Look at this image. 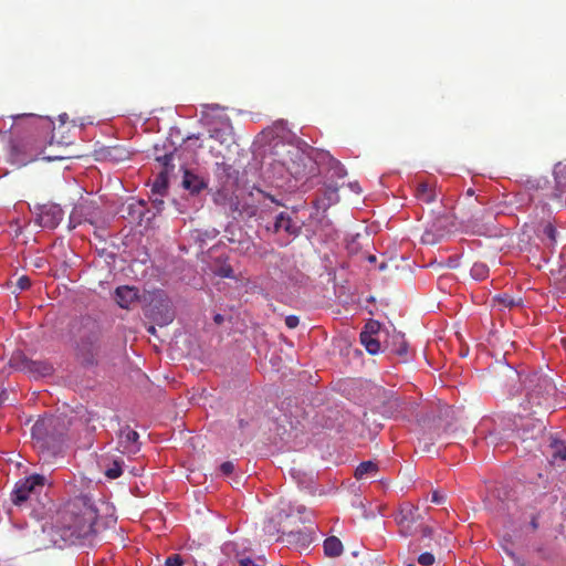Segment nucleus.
<instances>
[{"instance_id":"27","label":"nucleus","mask_w":566,"mask_h":566,"mask_svg":"<svg viewBox=\"0 0 566 566\" xmlns=\"http://www.w3.org/2000/svg\"><path fill=\"white\" fill-rule=\"evenodd\" d=\"M174 154H165L164 156L157 157V160L165 167V171L168 174L169 168H174L171 164Z\"/></svg>"},{"instance_id":"14","label":"nucleus","mask_w":566,"mask_h":566,"mask_svg":"<svg viewBox=\"0 0 566 566\" xmlns=\"http://www.w3.org/2000/svg\"><path fill=\"white\" fill-rule=\"evenodd\" d=\"M415 196L424 203H431L437 199L434 186L428 181H421L416 186Z\"/></svg>"},{"instance_id":"7","label":"nucleus","mask_w":566,"mask_h":566,"mask_svg":"<svg viewBox=\"0 0 566 566\" xmlns=\"http://www.w3.org/2000/svg\"><path fill=\"white\" fill-rule=\"evenodd\" d=\"M38 223L42 228L54 229L63 218V211L59 205L45 203L36 207Z\"/></svg>"},{"instance_id":"39","label":"nucleus","mask_w":566,"mask_h":566,"mask_svg":"<svg viewBox=\"0 0 566 566\" xmlns=\"http://www.w3.org/2000/svg\"><path fill=\"white\" fill-rule=\"evenodd\" d=\"M213 319L217 324H221L223 322V316L221 314H217Z\"/></svg>"},{"instance_id":"1","label":"nucleus","mask_w":566,"mask_h":566,"mask_svg":"<svg viewBox=\"0 0 566 566\" xmlns=\"http://www.w3.org/2000/svg\"><path fill=\"white\" fill-rule=\"evenodd\" d=\"M59 515L60 530L65 539L84 538L94 533L97 509L87 496L70 501Z\"/></svg>"},{"instance_id":"46","label":"nucleus","mask_w":566,"mask_h":566,"mask_svg":"<svg viewBox=\"0 0 566 566\" xmlns=\"http://www.w3.org/2000/svg\"><path fill=\"white\" fill-rule=\"evenodd\" d=\"M562 345H563L564 349L566 350V338L562 339Z\"/></svg>"},{"instance_id":"41","label":"nucleus","mask_w":566,"mask_h":566,"mask_svg":"<svg viewBox=\"0 0 566 566\" xmlns=\"http://www.w3.org/2000/svg\"><path fill=\"white\" fill-rule=\"evenodd\" d=\"M44 159H46V160H55V159H63V157L62 156H46V157H44Z\"/></svg>"},{"instance_id":"42","label":"nucleus","mask_w":566,"mask_h":566,"mask_svg":"<svg viewBox=\"0 0 566 566\" xmlns=\"http://www.w3.org/2000/svg\"><path fill=\"white\" fill-rule=\"evenodd\" d=\"M266 198H269L272 202H274L275 205L277 206H282V203L280 201H277L276 199H274V197L268 195Z\"/></svg>"},{"instance_id":"23","label":"nucleus","mask_w":566,"mask_h":566,"mask_svg":"<svg viewBox=\"0 0 566 566\" xmlns=\"http://www.w3.org/2000/svg\"><path fill=\"white\" fill-rule=\"evenodd\" d=\"M551 448L553 449V458L554 459H560L566 460V444L562 441H553L551 443Z\"/></svg>"},{"instance_id":"16","label":"nucleus","mask_w":566,"mask_h":566,"mask_svg":"<svg viewBox=\"0 0 566 566\" xmlns=\"http://www.w3.org/2000/svg\"><path fill=\"white\" fill-rule=\"evenodd\" d=\"M378 464L374 461H364L355 470V478L360 480L368 476H375L378 472Z\"/></svg>"},{"instance_id":"24","label":"nucleus","mask_w":566,"mask_h":566,"mask_svg":"<svg viewBox=\"0 0 566 566\" xmlns=\"http://www.w3.org/2000/svg\"><path fill=\"white\" fill-rule=\"evenodd\" d=\"M380 323L378 321H375V319H369L365 326H364V329L360 332V335L359 336H364V335H378L380 333Z\"/></svg>"},{"instance_id":"26","label":"nucleus","mask_w":566,"mask_h":566,"mask_svg":"<svg viewBox=\"0 0 566 566\" xmlns=\"http://www.w3.org/2000/svg\"><path fill=\"white\" fill-rule=\"evenodd\" d=\"M543 234L552 244L556 242L557 230L552 223L548 222L543 227Z\"/></svg>"},{"instance_id":"40","label":"nucleus","mask_w":566,"mask_h":566,"mask_svg":"<svg viewBox=\"0 0 566 566\" xmlns=\"http://www.w3.org/2000/svg\"><path fill=\"white\" fill-rule=\"evenodd\" d=\"M295 511L298 513V514H303L305 511H306V507L303 506V505H297L295 507Z\"/></svg>"},{"instance_id":"37","label":"nucleus","mask_w":566,"mask_h":566,"mask_svg":"<svg viewBox=\"0 0 566 566\" xmlns=\"http://www.w3.org/2000/svg\"><path fill=\"white\" fill-rule=\"evenodd\" d=\"M335 166H336V168H337V172H336V174H337V176H338V177H344V176H345V170H344V168L342 167L340 163H339V161H337V160H335Z\"/></svg>"},{"instance_id":"29","label":"nucleus","mask_w":566,"mask_h":566,"mask_svg":"<svg viewBox=\"0 0 566 566\" xmlns=\"http://www.w3.org/2000/svg\"><path fill=\"white\" fill-rule=\"evenodd\" d=\"M396 338L399 340V345L396 349H394V352L398 355V356H406L407 355V352H408V345L407 343L405 342L403 337L402 336H396Z\"/></svg>"},{"instance_id":"38","label":"nucleus","mask_w":566,"mask_h":566,"mask_svg":"<svg viewBox=\"0 0 566 566\" xmlns=\"http://www.w3.org/2000/svg\"><path fill=\"white\" fill-rule=\"evenodd\" d=\"M421 532H422V536L427 537V536L431 535L432 530L429 526H422Z\"/></svg>"},{"instance_id":"25","label":"nucleus","mask_w":566,"mask_h":566,"mask_svg":"<svg viewBox=\"0 0 566 566\" xmlns=\"http://www.w3.org/2000/svg\"><path fill=\"white\" fill-rule=\"evenodd\" d=\"M470 272L474 279L484 280L489 274V269L483 263H474Z\"/></svg>"},{"instance_id":"18","label":"nucleus","mask_w":566,"mask_h":566,"mask_svg":"<svg viewBox=\"0 0 566 566\" xmlns=\"http://www.w3.org/2000/svg\"><path fill=\"white\" fill-rule=\"evenodd\" d=\"M361 345L370 355H377L381 350L380 340L377 335L359 336Z\"/></svg>"},{"instance_id":"34","label":"nucleus","mask_w":566,"mask_h":566,"mask_svg":"<svg viewBox=\"0 0 566 566\" xmlns=\"http://www.w3.org/2000/svg\"><path fill=\"white\" fill-rule=\"evenodd\" d=\"M300 324V318L296 316V315H289L285 317V325L289 327V328H295L297 327Z\"/></svg>"},{"instance_id":"44","label":"nucleus","mask_w":566,"mask_h":566,"mask_svg":"<svg viewBox=\"0 0 566 566\" xmlns=\"http://www.w3.org/2000/svg\"><path fill=\"white\" fill-rule=\"evenodd\" d=\"M4 397H6V391H1L0 392V405L2 403V401L4 400Z\"/></svg>"},{"instance_id":"5","label":"nucleus","mask_w":566,"mask_h":566,"mask_svg":"<svg viewBox=\"0 0 566 566\" xmlns=\"http://www.w3.org/2000/svg\"><path fill=\"white\" fill-rule=\"evenodd\" d=\"M146 316L160 326L168 325L174 319L170 301L161 292L153 293L146 308Z\"/></svg>"},{"instance_id":"45","label":"nucleus","mask_w":566,"mask_h":566,"mask_svg":"<svg viewBox=\"0 0 566 566\" xmlns=\"http://www.w3.org/2000/svg\"><path fill=\"white\" fill-rule=\"evenodd\" d=\"M148 333L155 334L156 333V328L154 326H149L148 327Z\"/></svg>"},{"instance_id":"43","label":"nucleus","mask_w":566,"mask_h":566,"mask_svg":"<svg viewBox=\"0 0 566 566\" xmlns=\"http://www.w3.org/2000/svg\"><path fill=\"white\" fill-rule=\"evenodd\" d=\"M66 118H67V115H66V114H62V115H60V120H61L62 123H65Z\"/></svg>"},{"instance_id":"11","label":"nucleus","mask_w":566,"mask_h":566,"mask_svg":"<svg viewBox=\"0 0 566 566\" xmlns=\"http://www.w3.org/2000/svg\"><path fill=\"white\" fill-rule=\"evenodd\" d=\"M273 230L275 233L284 231L289 235H298L301 226L287 212H280L274 221Z\"/></svg>"},{"instance_id":"17","label":"nucleus","mask_w":566,"mask_h":566,"mask_svg":"<svg viewBox=\"0 0 566 566\" xmlns=\"http://www.w3.org/2000/svg\"><path fill=\"white\" fill-rule=\"evenodd\" d=\"M342 552H343V544H342L340 539L337 538L336 536L327 537L324 541V553L328 557H337L342 554Z\"/></svg>"},{"instance_id":"10","label":"nucleus","mask_w":566,"mask_h":566,"mask_svg":"<svg viewBox=\"0 0 566 566\" xmlns=\"http://www.w3.org/2000/svg\"><path fill=\"white\" fill-rule=\"evenodd\" d=\"M97 338H86L78 344V356L85 365H94L99 353Z\"/></svg>"},{"instance_id":"48","label":"nucleus","mask_w":566,"mask_h":566,"mask_svg":"<svg viewBox=\"0 0 566 566\" xmlns=\"http://www.w3.org/2000/svg\"><path fill=\"white\" fill-rule=\"evenodd\" d=\"M375 260H376V258H375L374 255L369 256V261H371V262H373V261H375Z\"/></svg>"},{"instance_id":"32","label":"nucleus","mask_w":566,"mask_h":566,"mask_svg":"<svg viewBox=\"0 0 566 566\" xmlns=\"http://www.w3.org/2000/svg\"><path fill=\"white\" fill-rule=\"evenodd\" d=\"M17 285L21 291L27 290L31 286V280L28 276L22 275L18 279Z\"/></svg>"},{"instance_id":"2","label":"nucleus","mask_w":566,"mask_h":566,"mask_svg":"<svg viewBox=\"0 0 566 566\" xmlns=\"http://www.w3.org/2000/svg\"><path fill=\"white\" fill-rule=\"evenodd\" d=\"M274 149L276 164L283 167L296 181L307 180L317 174L316 161L308 151L298 145L277 143Z\"/></svg>"},{"instance_id":"4","label":"nucleus","mask_w":566,"mask_h":566,"mask_svg":"<svg viewBox=\"0 0 566 566\" xmlns=\"http://www.w3.org/2000/svg\"><path fill=\"white\" fill-rule=\"evenodd\" d=\"M555 394V385L546 376H532L527 380L526 398L528 405L543 406Z\"/></svg>"},{"instance_id":"20","label":"nucleus","mask_w":566,"mask_h":566,"mask_svg":"<svg viewBox=\"0 0 566 566\" xmlns=\"http://www.w3.org/2000/svg\"><path fill=\"white\" fill-rule=\"evenodd\" d=\"M167 188H168L167 172L166 171H161L157 176V178H156V180H155V182H154V185L151 187V192L154 195L163 196L167 191Z\"/></svg>"},{"instance_id":"35","label":"nucleus","mask_w":566,"mask_h":566,"mask_svg":"<svg viewBox=\"0 0 566 566\" xmlns=\"http://www.w3.org/2000/svg\"><path fill=\"white\" fill-rule=\"evenodd\" d=\"M220 471H221L224 475H229V474H231V473L234 471V464H233V462H231V461H226V462H223V463L220 465Z\"/></svg>"},{"instance_id":"9","label":"nucleus","mask_w":566,"mask_h":566,"mask_svg":"<svg viewBox=\"0 0 566 566\" xmlns=\"http://www.w3.org/2000/svg\"><path fill=\"white\" fill-rule=\"evenodd\" d=\"M138 439L139 434L129 426H125L118 433V448L123 453H136L140 448Z\"/></svg>"},{"instance_id":"28","label":"nucleus","mask_w":566,"mask_h":566,"mask_svg":"<svg viewBox=\"0 0 566 566\" xmlns=\"http://www.w3.org/2000/svg\"><path fill=\"white\" fill-rule=\"evenodd\" d=\"M418 563L422 566H431L434 563V556L431 553H422L418 557Z\"/></svg>"},{"instance_id":"12","label":"nucleus","mask_w":566,"mask_h":566,"mask_svg":"<svg viewBox=\"0 0 566 566\" xmlns=\"http://www.w3.org/2000/svg\"><path fill=\"white\" fill-rule=\"evenodd\" d=\"M138 298V289L135 286L123 285L115 290V301L122 308H129Z\"/></svg>"},{"instance_id":"6","label":"nucleus","mask_w":566,"mask_h":566,"mask_svg":"<svg viewBox=\"0 0 566 566\" xmlns=\"http://www.w3.org/2000/svg\"><path fill=\"white\" fill-rule=\"evenodd\" d=\"M419 518L420 514L418 513V507L410 503L402 504L395 517L397 524L399 525L400 533L403 536H411L415 534V524L419 521Z\"/></svg>"},{"instance_id":"8","label":"nucleus","mask_w":566,"mask_h":566,"mask_svg":"<svg viewBox=\"0 0 566 566\" xmlns=\"http://www.w3.org/2000/svg\"><path fill=\"white\" fill-rule=\"evenodd\" d=\"M57 420L50 418L41 421H36L32 427V436L41 443V447L49 446L51 441L61 442L63 432H60L59 438L54 439L50 436L49 430L55 429Z\"/></svg>"},{"instance_id":"22","label":"nucleus","mask_w":566,"mask_h":566,"mask_svg":"<svg viewBox=\"0 0 566 566\" xmlns=\"http://www.w3.org/2000/svg\"><path fill=\"white\" fill-rule=\"evenodd\" d=\"M122 465H123V461L114 460L112 465L105 470V475L112 480L119 478L123 473Z\"/></svg>"},{"instance_id":"21","label":"nucleus","mask_w":566,"mask_h":566,"mask_svg":"<svg viewBox=\"0 0 566 566\" xmlns=\"http://www.w3.org/2000/svg\"><path fill=\"white\" fill-rule=\"evenodd\" d=\"M554 177L557 188L560 191H566V165L557 164L554 168Z\"/></svg>"},{"instance_id":"3","label":"nucleus","mask_w":566,"mask_h":566,"mask_svg":"<svg viewBox=\"0 0 566 566\" xmlns=\"http://www.w3.org/2000/svg\"><path fill=\"white\" fill-rule=\"evenodd\" d=\"M48 479L42 474H31L15 483L11 500L15 505L38 499L48 485Z\"/></svg>"},{"instance_id":"36","label":"nucleus","mask_w":566,"mask_h":566,"mask_svg":"<svg viewBox=\"0 0 566 566\" xmlns=\"http://www.w3.org/2000/svg\"><path fill=\"white\" fill-rule=\"evenodd\" d=\"M431 501H432L433 503H436V504H441V503H443V501H444V496H443L442 494H440L438 491H434V492L432 493V499H431Z\"/></svg>"},{"instance_id":"31","label":"nucleus","mask_w":566,"mask_h":566,"mask_svg":"<svg viewBox=\"0 0 566 566\" xmlns=\"http://www.w3.org/2000/svg\"><path fill=\"white\" fill-rule=\"evenodd\" d=\"M289 537H292L293 539H289V543L298 542L302 541L303 543L308 542V534L298 532V533H290Z\"/></svg>"},{"instance_id":"19","label":"nucleus","mask_w":566,"mask_h":566,"mask_svg":"<svg viewBox=\"0 0 566 566\" xmlns=\"http://www.w3.org/2000/svg\"><path fill=\"white\" fill-rule=\"evenodd\" d=\"M494 302H496L503 308H513L522 304V298H516L512 295L504 293L502 295L495 296Z\"/></svg>"},{"instance_id":"33","label":"nucleus","mask_w":566,"mask_h":566,"mask_svg":"<svg viewBox=\"0 0 566 566\" xmlns=\"http://www.w3.org/2000/svg\"><path fill=\"white\" fill-rule=\"evenodd\" d=\"M217 274L221 277H233V270L230 265L221 266Z\"/></svg>"},{"instance_id":"13","label":"nucleus","mask_w":566,"mask_h":566,"mask_svg":"<svg viewBox=\"0 0 566 566\" xmlns=\"http://www.w3.org/2000/svg\"><path fill=\"white\" fill-rule=\"evenodd\" d=\"M22 368L33 377H45L53 373V366L46 361L24 358Z\"/></svg>"},{"instance_id":"15","label":"nucleus","mask_w":566,"mask_h":566,"mask_svg":"<svg viewBox=\"0 0 566 566\" xmlns=\"http://www.w3.org/2000/svg\"><path fill=\"white\" fill-rule=\"evenodd\" d=\"M182 186L191 193H199L207 185L202 178L186 170L182 178Z\"/></svg>"},{"instance_id":"47","label":"nucleus","mask_w":566,"mask_h":566,"mask_svg":"<svg viewBox=\"0 0 566 566\" xmlns=\"http://www.w3.org/2000/svg\"><path fill=\"white\" fill-rule=\"evenodd\" d=\"M468 195H469V196H472V195H473V190H472V189H469V190H468Z\"/></svg>"},{"instance_id":"30","label":"nucleus","mask_w":566,"mask_h":566,"mask_svg":"<svg viewBox=\"0 0 566 566\" xmlns=\"http://www.w3.org/2000/svg\"><path fill=\"white\" fill-rule=\"evenodd\" d=\"M165 565L166 566H182L184 560L179 554H172L166 558Z\"/></svg>"}]
</instances>
